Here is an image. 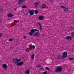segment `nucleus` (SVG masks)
<instances>
[{"label":"nucleus","mask_w":74,"mask_h":74,"mask_svg":"<svg viewBox=\"0 0 74 74\" xmlns=\"http://www.w3.org/2000/svg\"><path fill=\"white\" fill-rule=\"evenodd\" d=\"M14 11H16V9H14Z\"/></svg>","instance_id":"37"},{"label":"nucleus","mask_w":74,"mask_h":74,"mask_svg":"<svg viewBox=\"0 0 74 74\" xmlns=\"http://www.w3.org/2000/svg\"><path fill=\"white\" fill-rule=\"evenodd\" d=\"M18 4H22L23 3V2L22 0H19L18 1Z\"/></svg>","instance_id":"9"},{"label":"nucleus","mask_w":74,"mask_h":74,"mask_svg":"<svg viewBox=\"0 0 74 74\" xmlns=\"http://www.w3.org/2000/svg\"><path fill=\"white\" fill-rule=\"evenodd\" d=\"M69 59H70V60H73V58H69Z\"/></svg>","instance_id":"30"},{"label":"nucleus","mask_w":74,"mask_h":74,"mask_svg":"<svg viewBox=\"0 0 74 74\" xmlns=\"http://www.w3.org/2000/svg\"><path fill=\"white\" fill-rule=\"evenodd\" d=\"M12 15H13V14H9L8 15V17H12Z\"/></svg>","instance_id":"15"},{"label":"nucleus","mask_w":74,"mask_h":74,"mask_svg":"<svg viewBox=\"0 0 74 74\" xmlns=\"http://www.w3.org/2000/svg\"><path fill=\"white\" fill-rule=\"evenodd\" d=\"M34 4L35 6H37L38 5H39L40 4V2H36L34 3Z\"/></svg>","instance_id":"10"},{"label":"nucleus","mask_w":74,"mask_h":74,"mask_svg":"<svg viewBox=\"0 0 74 74\" xmlns=\"http://www.w3.org/2000/svg\"><path fill=\"white\" fill-rule=\"evenodd\" d=\"M24 38H26L25 36H24Z\"/></svg>","instance_id":"33"},{"label":"nucleus","mask_w":74,"mask_h":74,"mask_svg":"<svg viewBox=\"0 0 74 74\" xmlns=\"http://www.w3.org/2000/svg\"><path fill=\"white\" fill-rule=\"evenodd\" d=\"M41 6L42 8H46L47 5L45 4H43L41 5Z\"/></svg>","instance_id":"11"},{"label":"nucleus","mask_w":74,"mask_h":74,"mask_svg":"<svg viewBox=\"0 0 74 74\" xmlns=\"http://www.w3.org/2000/svg\"><path fill=\"white\" fill-rule=\"evenodd\" d=\"M50 1H51V2L53 1V0H51Z\"/></svg>","instance_id":"38"},{"label":"nucleus","mask_w":74,"mask_h":74,"mask_svg":"<svg viewBox=\"0 0 74 74\" xmlns=\"http://www.w3.org/2000/svg\"><path fill=\"white\" fill-rule=\"evenodd\" d=\"M21 60L22 59H21L18 60V58H15L13 60V62L15 64H17V66H22L24 63L23 61L19 62L20 61H21ZM18 62H19L18 63Z\"/></svg>","instance_id":"2"},{"label":"nucleus","mask_w":74,"mask_h":74,"mask_svg":"<svg viewBox=\"0 0 74 74\" xmlns=\"http://www.w3.org/2000/svg\"><path fill=\"white\" fill-rule=\"evenodd\" d=\"M39 32V30L36 29H32L31 30L30 32L29 33V35H30V36H33L35 37H39V32Z\"/></svg>","instance_id":"1"},{"label":"nucleus","mask_w":74,"mask_h":74,"mask_svg":"<svg viewBox=\"0 0 74 74\" xmlns=\"http://www.w3.org/2000/svg\"><path fill=\"white\" fill-rule=\"evenodd\" d=\"M3 9L0 8V11L1 12H2V11H3Z\"/></svg>","instance_id":"27"},{"label":"nucleus","mask_w":74,"mask_h":74,"mask_svg":"<svg viewBox=\"0 0 74 74\" xmlns=\"http://www.w3.org/2000/svg\"><path fill=\"white\" fill-rule=\"evenodd\" d=\"M19 22V21H17V22H18H18Z\"/></svg>","instance_id":"39"},{"label":"nucleus","mask_w":74,"mask_h":74,"mask_svg":"<svg viewBox=\"0 0 74 74\" xmlns=\"http://www.w3.org/2000/svg\"><path fill=\"white\" fill-rule=\"evenodd\" d=\"M41 65H40L37 66V67H41Z\"/></svg>","instance_id":"28"},{"label":"nucleus","mask_w":74,"mask_h":74,"mask_svg":"<svg viewBox=\"0 0 74 74\" xmlns=\"http://www.w3.org/2000/svg\"><path fill=\"white\" fill-rule=\"evenodd\" d=\"M28 47H30V45H28Z\"/></svg>","instance_id":"36"},{"label":"nucleus","mask_w":74,"mask_h":74,"mask_svg":"<svg viewBox=\"0 0 74 74\" xmlns=\"http://www.w3.org/2000/svg\"><path fill=\"white\" fill-rule=\"evenodd\" d=\"M22 8H26V5H24L22 7Z\"/></svg>","instance_id":"22"},{"label":"nucleus","mask_w":74,"mask_h":74,"mask_svg":"<svg viewBox=\"0 0 74 74\" xmlns=\"http://www.w3.org/2000/svg\"><path fill=\"white\" fill-rule=\"evenodd\" d=\"M61 8H64V10L65 11H67L69 10V8L67 7H64V6H61Z\"/></svg>","instance_id":"5"},{"label":"nucleus","mask_w":74,"mask_h":74,"mask_svg":"<svg viewBox=\"0 0 74 74\" xmlns=\"http://www.w3.org/2000/svg\"><path fill=\"white\" fill-rule=\"evenodd\" d=\"M14 22H17V21L16 20H14Z\"/></svg>","instance_id":"31"},{"label":"nucleus","mask_w":74,"mask_h":74,"mask_svg":"<svg viewBox=\"0 0 74 74\" xmlns=\"http://www.w3.org/2000/svg\"><path fill=\"white\" fill-rule=\"evenodd\" d=\"M30 71L29 70H27L26 71V74H29V71Z\"/></svg>","instance_id":"18"},{"label":"nucleus","mask_w":74,"mask_h":74,"mask_svg":"<svg viewBox=\"0 0 74 74\" xmlns=\"http://www.w3.org/2000/svg\"><path fill=\"white\" fill-rule=\"evenodd\" d=\"M48 74L47 71H46L45 72H42V74Z\"/></svg>","instance_id":"19"},{"label":"nucleus","mask_w":74,"mask_h":74,"mask_svg":"<svg viewBox=\"0 0 74 74\" xmlns=\"http://www.w3.org/2000/svg\"><path fill=\"white\" fill-rule=\"evenodd\" d=\"M62 67L60 66H59L56 69V70L55 71L56 73H58V72H59L60 73L62 71Z\"/></svg>","instance_id":"3"},{"label":"nucleus","mask_w":74,"mask_h":74,"mask_svg":"<svg viewBox=\"0 0 74 74\" xmlns=\"http://www.w3.org/2000/svg\"><path fill=\"white\" fill-rule=\"evenodd\" d=\"M3 36V34L0 33V37H1L2 36Z\"/></svg>","instance_id":"26"},{"label":"nucleus","mask_w":74,"mask_h":74,"mask_svg":"<svg viewBox=\"0 0 74 74\" xmlns=\"http://www.w3.org/2000/svg\"><path fill=\"white\" fill-rule=\"evenodd\" d=\"M25 51L27 52H29V51H30L29 50V49L28 48H27V49H26L25 50Z\"/></svg>","instance_id":"20"},{"label":"nucleus","mask_w":74,"mask_h":74,"mask_svg":"<svg viewBox=\"0 0 74 74\" xmlns=\"http://www.w3.org/2000/svg\"><path fill=\"white\" fill-rule=\"evenodd\" d=\"M40 69H41V70H43V69H44L43 68H41Z\"/></svg>","instance_id":"35"},{"label":"nucleus","mask_w":74,"mask_h":74,"mask_svg":"<svg viewBox=\"0 0 74 74\" xmlns=\"http://www.w3.org/2000/svg\"><path fill=\"white\" fill-rule=\"evenodd\" d=\"M13 40V39L12 38H10L9 39V41H12Z\"/></svg>","instance_id":"23"},{"label":"nucleus","mask_w":74,"mask_h":74,"mask_svg":"<svg viewBox=\"0 0 74 74\" xmlns=\"http://www.w3.org/2000/svg\"><path fill=\"white\" fill-rule=\"evenodd\" d=\"M38 24L40 25V26H41V23H40V22H38Z\"/></svg>","instance_id":"29"},{"label":"nucleus","mask_w":74,"mask_h":74,"mask_svg":"<svg viewBox=\"0 0 74 74\" xmlns=\"http://www.w3.org/2000/svg\"><path fill=\"white\" fill-rule=\"evenodd\" d=\"M42 26L41 25L39 27V29L40 30H42Z\"/></svg>","instance_id":"24"},{"label":"nucleus","mask_w":74,"mask_h":74,"mask_svg":"<svg viewBox=\"0 0 74 74\" xmlns=\"http://www.w3.org/2000/svg\"><path fill=\"white\" fill-rule=\"evenodd\" d=\"M38 19L40 20H42V19H44V18H43V17H42L41 16H40L39 17Z\"/></svg>","instance_id":"13"},{"label":"nucleus","mask_w":74,"mask_h":74,"mask_svg":"<svg viewBox=\"0 0 74 74\" xmlns=\"http://www.w3.org/2000/svg\"><path fill=\"white\" fill-rule=\"evenodd\" d=\"M71 36H72V37H74V32L71 33Z\"/></svg>","instance_id":"17"},{"label":"nucleus","mask_w":74,"mask_h":74,"mask_svg":"<svg viewBox=\"0 0 74 74\" xmlns=\"http://www.w3.org/2000/svg\"><path fill=\"white\" fill-rule=\"evenodd\" d=\"M1 22V20L0 19V23Z\"/></svg>","instance_id":"34"},{"label":"nucleus","mask_w":74,"mask_h":74,"mask_svg":"<svg viewBox=\"0 0 74 74\" xmlns=\"http://www.w3.org/2000/svg\"><path fill=\"white\" fill-rule=\"evenodd\" d=\"M31 58L32 60H33L34 59V55L33 54V55H32L31 56Z\"/></svg>","instance_id":"16"},{"label":"nucleus","mask_w":74,"mask_h":74,"mask_svg":"<svg viewBox=\"0 0 74 74\" xmlns=\"http://www.w3.org/2000/svg\"><path fill=\"white\" fill-rule=\"evenodd\" d=\"M45 68L46 70H50V69L49 68H48V67H45Z\"/></svg>","instance_id":"21"},{"label":"nucleus","mask_w":74,"mask_h":74,"mask_svg":"<svg viewBox=\"0 0 74 74\" xmlns=\"http://www.w3.org/2000/svg\"><path fill=\"white\" fill-rule=\"evenodd\" d=\"M34 12L36 14H38V11L37 10H34Z\"/></svg>","instance_id":"14"},{"label":"nucleus","mask_w":74,"mask_h":74,"mask_svg":"<svg viewBox=\"0 0 74 74\" xmlns=\"http://www.w3.org/2000/svg\"><path fill=\"white\" fill-rule=\"evenodd\" d=\"M62 56L60 55H58L57 56V59H60Z\"/></svg>","instance_id":"12"},{"label":"nucleus","mask_w":74,"mask_h":74,"mask_svg":"<svg viewBox=\"0 0 74 74\" xmlns=\"http://www.w3.org/2000/svg\"><path fill=\"white\" fill-rule=\"evenodd\" d=\"M23 2H24L25 1V0H21Z\"/></svg>","instance_id":"32"},{"label":"nucleus","mask_w":74,"mask_h":74,"mask_svg":"<svg viewBox=\"0 0 74 74\" xmlns=\"http://www.w3.org/2000/svg\"><path fill=\"white\" fill-rule=\"evenodd\" d=\"M32 47L34 49H35V46H34V45L32 46Z\"/></svg>","instance_id":"25"},{"label":"nucleus","mask_w":74,"mask_h":74,"mask_svg":"<svg viewBox=\"0 0 74 74\" xmlns=\"http://www.w3.org/2000/svg\"><path fill=\"white\" fill-rule=\"evenodd\" d=\"M67 56V53L64 52L63 53V55L62 56V58H66Z\"/></svg>","instance_id":"6"},{"label":"nucleus","mask_w":74,"mask_h":74,"mask_svg":"<svg viewBox=\"0 0 74 74\" xmlns=\"http://www.w3.org/2000/svg\"><path fill=\"white\" fill-rule=\"evenodd\" d=\"M7 64H3V69H7Z\"/></svg>","instance_id":"8"},{"label":"nucleus","mask_w":74,"mask_h":74,"mask_svg":"<svg viewBox=\"0 0 74 74\" xmlns=\"http://www.w3.org/2000/svg\"><path fill=\"white\" fill-rule=\"evenodd\" d=\"M34 11V10H28V12L30 15H33L34 14V12H33Z\"/></svg>","instance_id":"4"},{"label":"nucleus","mask_w":74,"mask_h":74,"mask_svg":"<svg viewBox=\"0 0 74 74\" xmlns=\"http://www.w3.org/2000/svg\"><path fill=\"white\" fill-rule=\"evenodd\" d=\"M72 38V37L68 36L66 37H65V39L66 40H71V38Z\"/></svg>","instance_id":"7"}]
</instances>
